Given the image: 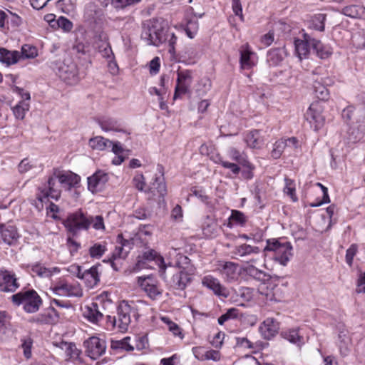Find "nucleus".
Segmentation results:
<instances>
[{
    "label": "nucleus",
    "mask_w": 365,
    "mask_h": 365,
    "mask_svg": "<svg viewBox=\"0 0 365 365\" xmlns=\"http://www.w3.org/2000/svg\"><path fill=\"white\" fill-rule=\"evenodd\" d=\"M40 187L49 197L56 200L59 199L61 192V185L53 173L48 177L46 184Z\"/></svg>",
    "instance_id": "23"
},
{
    "label": "nucleus",
    "mask_w": 365,
    "mask_h": 365,
    "mask_svg": "<svg viewBox=\"0 0 365 365\" xmlns=\"http://www.w3.org/2000/svg\"><path fill=\"white\" fill-rule=\"evenodd\" d=\"M167 30L165 23L161 19H151L144 24L141 38L148 45L159 46L165 43V31Z\"/></svg>",
    "instance_id": "2"
},
{
    "label": "nucleus",
    "mask_w": 365,
    "mask_h": 365,
    "mask_svg": "<svg viewBox=\"0 0 365 365\" xmlns=\"http://www.w3.org/2000/svg\"><path fill=\"white\" fill-rule=\"evenodd\" d=\"M20 61V52L0 48V62L7 66L16 64Z\"/></svg>",
    "instance_id": "28"
},
{
    "label": "nucleus",
    "mask_w": 365,
    "mask_h": 365,
    "mask_svg": "<svg viewBox=\"0 0 365 365\" xmlns=\"http://www.w3.org/2000/svg\"><path fill=\"white\" fill-rule=\"evenodd\" d=\"M50 67L68 85H75L80 81L77 65L71 58L53 61Z\"/></svg>",
    "instance_id": "3"
},
{
    "label": "nucleus",
    "mask_w": 365,
    "mask_h": 365,
    "mask_svg": "<svg viewBox=\"0 0 365 365\" xmlns=\"http://www.w3.org/2000/svg\"><path fill=\"white\" fill-rule=\"evenodd\" d=\"M247 146L252 149H259L264 144V139L258 130H250L244 138Z\"/></svg>",
    "instance_id": "27"
},
{
    "label": "nucleus",
    "mask_w": 365,
    "mask_h": 365,
    "mask_svg": "<svg viewBox=\"0 0 365 365\" xmlns=\"http://www.w3.org/2000/svg\"><path fill=\"white\" fill-rule=\"evenodd\" d=\"M53 294L61 297H81L82 291L76 284L66 281H59L51 287Z\"/></svg>",
    "instance_id": "11"
},
{
    "label": "nucleus",
    "mask_w": 365,
    "mask_h": 365,
    "mask_svg": "<svg viewBox=\"0 0 365 365\" xmlns=\"http://www.w3.org/2000/svg\"><path fill=\"white\" fill-rule=\"evenodd\" d=\"M19 285L16 282L14 274L7 270L0 269V291L5 292H14Z\"/></svg>",
    "instance_id": "18"
},
{
    "label": "nucleus",
    "mask_w": 365,
    "mask_h": 365,
    "mask_svg": "<svg viewBox=\"0 0 365 365\" xmlns=\"http://www.w3.org/2000/svg\"><path fill=\"white\" fill-rule=\"evenodd\" d=\"M276 288V286L271 283H262L259 285L257 292L264 297L267 301H277V299L274 292Z\"/></svg>",
    "instance_id": "35"
},
{
    "label": "nucleus",
    "mask_w": 365,
    "mask_h": 365,
    "mask_svg": "<svg viewBox=\"0 0 365 365\" xmlns=\"http://www.w3.org/2000/svg\"><path fill=\"white\" fill-rule=\"evenodd\" d=\"M29 109V104L24 101H20L13 108V113L16 118L23 120L26 112Z\"/></svg>",
    "instance_id": "50"
},
{
    "label": "nucleus",
    "mask_w": 365,
    "mask_h": 365,
    "mask_svg": "<svg viewBox=\"0 0 365 365\" xmlns=\"http://www.w3.org/2000/svg\"><path fill=\"white\" fill-rule=\"evenodd\" d=\"M11 299L16 305L23 304L24 309L27 313L36 312L42 304L41 298L34 289L19 292L12 295Z\"/></svg>",
    "instance_id": "5"
},
{
    "label": "nucleus",
    "mask_w": 365,
    "mask_h": 365,
    "mask_svg": "<svg viewBox=\"0 0 365 365\" xmlns=\"http://www.w3.org/2000/svg\"><path fill=\"white\" fill-rule=\"evenodd\" d=\"M97 122L101 128L105 132H121L123 130L120 128V121L114 118L103 116L98 118Z\"/></svg>",
    "instance_id": "24"
},
{
    "label": "nucleus",
    "mask_w": 365,
    "mask_h": 365,
    "mask_svg": "<svg viewBox=\"0 0 365 365\" xmlns=\"http://www.w3.org/2000/svg\"><path fill=\"white\" fill-rule=\"evenodd\" d=\"M281 336L295 345L299 349H301L306 343L304 336L301 333L300 328H292L282 331L280 333Z\"/></svg>",
    "instance_id": "21"
},
{
    "label": "nucleus",
    "mask_w": 365,
    "mask_h": 365,
    "mask_svg": "<svg viewBox=\"0 0 365 365\" xmlns=\"http://www.w3.org/2000/svg\"><path fill=\"white\" fill-rule=\"evenodd\" d=\"M83 316L89 322L97 325L99 324L104 317L103 314L100 310L99 305L96 302H92L84 307Z\"/></svg>",
    "instance_id": "20"
},
{
    "label": "nucleus",
    "mask_w": 365,
    "mask_h": 365,
    "mask_svg": "<svg viewBox=\"0 0 365 365\" xmlns=\"http://www.w3.org/2000/svg\"><path fill=\"white\" fill-rule=\"evenodd\" d=\"M100 265H95L90 269L82 271L80 266H76V275L79 279H83L88 287L93 288L100 281L98 268Z\"/></svg>",
    "instance_id": "12"
},
{
    "label": "nucleus",
    "mask_w": 365,
    "mask_h": 365,
    "mask_svg": "<svg viewBox=\"0 0 365 365\" xmlns=\"http://www.w3.org/2000/svg\"><path fill=\"white\" fill-rule=\"evenodd\" d=\"M175 267H178L179 270H185L188 272H195V267L191 263V260L182 254H178L175 261Z\"/></svg>",
    "instance_id": "37"
},
{
    "label": "nucleus",
    "mask_w": 365,
    "mask_h": 365,
    "mask_svg": "<svg viewBox=\"0 0 365 365\" xmlns=\"http://www.w3.org/2000/svg\"><path fill=\"white\" fill-rule=\"evenodd\" d=\"M89 145L93 150H104L110 148L112 141L102 136H96L90 139Z\"/></svg>",
    "instance_id": "40"
},
{
    "label": "nucleus",
    "mask_w": 365,
    "mask_h": 365,
    "mask_svg": "<svg viewBox=\"0 0 365 365\" xmlns=\"http://www.w3.org/2000/svg\"><path fill=\"white\" fill-rule=\"evenodd\" d=\"M165 38H167V40L165 42L168 44V51L171 54H174L175 53V46L177 42V36L175 35L174 33L170 32L168 29L165 31Z\"/></svg>",
    "instance_id": "59"
},
{
    "label": "nucleus",
    "mask_w": 365,
    "mask_h": 365,
    "mask_svg": "<svg viewBox=\"0 0 365 365\" xmlns=\"http://www.w3.org/2000/svg\"><path fill=\"white\" fill-rule=\"evenodd\" d=\"M38 192L36 193L35 199L31 200V204L38 210L41 211L43 209L44 204L48 202V196L38 187Z\"/></svg>",
    "instance_id": "47"
},
{
    "label": "nucleus",
    "mask_w": 365,
    "mask_h": 365,
    "mask_svg": "<svg viewBox=\"0 0 365 365\" xmlns=\"http://www.w3.org/2000/svg\"><path fill=\"white\" fill-rule=\"evenodd\" d=\"M279 329V323L272 317H268L259 326V331L265 339L274 337Z\"/></svg>",
    "instance_id": "22"
},
{
    "label": "nucleus",
    "mask_w": 365,
    "mask_h": 365,
    "mask_svg": "<svg viewBox=\"0 0 365 365\" xmlns=\"http://www.w3.org/2000/svg\"><path fill=\"white\" fill-rule=\"evenodd\" d=\"M229 220L235 225L243 226L247 222V217L243 212L233 210Z\"/></svg>",
    "instance_id": "55"
},
{
    "label": "nucleus",
    "mask_w": 365,
    "mask_h": 365,
    "mask_svg": "<svg viewBox=\"0 0 365 365\" xmlns=\"http://www.w3.org/2000/svg\"><path fill=\"white\" fill-rule=\"evenodd\" d=\"M1 234L4 242L9 245L16 242L19 238L17 230L14 226L1 227Z\"/></svg>",
    "instance_id": "36"
},
{
    "label": "nucleus",
    "mask_w": 365,
    "mask_h": 365,
    "mask_svg": "<svg viewBox=\"0 0 365 365\" xmlns=\"http://www.w3.org/2000/svg\"><path fill=\"white\" fill-rule=\"evenodd\" d=\"M237 264L232 262L217 261L213 271L218 273L225 281L230 282L237 279Z\"/></svg>",
    "instance_id": "10"
},
{
    "label": "nucleus",
    "mask_w": 365,
    "mask_h": 365,
    "mask_svg": "<svg viewBox=\"0 0 365 365\" xmlns=\"http://www.w3.org/2000/svg\"><path fill=\"white\" fill-rule=\"evenodd\" d=\"M198 31V22L196 19L187 21L185 31L190 38H193Z\"/></svg>",
    "instance_id": "54"
},
{
    "label": "nucleus",
    "mask_w": 365,
    "mask_h": 365,
    "mask_svg": "<svg viewBox=\"0 0 365 365\" xmlns=\"http://www.w3.org/2000/svg\"><path fill=\"white\" fill-rule=\"evenodd\" d=\"M260 252V249L257 246H251L248 244L243 243L237 245L232 251L234 257L238 259L239 257H245L254 255H258Z\"/></svg>",
    "instance_id": "25"
},
{
    "label": "nucleus",
    "mask_w": 365,
    "mask_h": 365,
    "mask_svg": "<svg viewBox=\"0 0 365 365\" xmlns=\"http://www.w3.org/2000/svg\"><path fill=\"white\" fill-rule=\"evenodd\" d=\"M144 304L143 301L121 302L118 307L117 317L110 315L106 317V329L108 330L118 329L121 332L126 331L131 322V317L138 319L140 316L138 311Z\"/></svg>",
    "instance_id": "1"
},
{
    "label": "nucleus",
    "mask_w": 365,
    "mask_h": 365,
    "mask_svg": "<svg viewBox=\"0 0 365 365\" xmlns=\"http://www.w3.org/2000/svg\"><path fill=\"white\" fill-rule=\"evenodd\" d=\"M358 249L359 247L356 244H351L350 247L346 250L345 260L349 267H352L353 265V260L358 252Z\"/></svg>",
    "instance_id": "58"
},
{
    "label": "nucleus",
    "mask_w": 365,
    "mask_h": 365,
    "mask_svg": "<svg viewBox=\"0 0 365 365\" xmlns=\"http://www.w3.org/2000/svg\"><path fill=\"white\" fill-rule=\"evenodd\" d=\"M106 245V242H102L95 243L90 247L88 252L91 257L96 259L101 258L107 250Z\"/></svg>",
    "instance_id": "46"
},
{
    "label": "nucleus",
    "mask_w": 365,
    "mask_h": 365,
    "mask_svg": "<svg viewBox=\"0 0 365 365\" xmlns=\"http://www.w3.org/2000/svg\"><path fill=\"white\" fill-rule=\"evenodd\" d=\"M29 268L33 275H37L40 277H49L52 276L53 271H58V268L55 267L53 269H48L39 263L29 265Z\"/></svg>",
    "instance_id": "38"
},
{
    "label": "nucleus",
    "mask_w": 365,
    "mask_h": 365,
    "mask_svg": "<svg viewBox=\"0 0 365 365\" xmlns=\"http://www.w3.org/2000/svg\"><path fill=\"white\" fill-rule=\"evenodd\" d=\"M314 91L315 96L317 98L321 101H327L329 96V91L328 88L324 86L322 81L319 80H315L314 84Z\"/></svg>",
    "instance_id": "44"
},
{
    "label": "nucleus",
    "mask_w": 365,
    "mask_h": 365,
    "mask_svg": "<svg viewBox=\"0 0 365 365\" xmlns=\"http://www.w3.org/2000/svg\"><path fill=\"white\" fill-rule=\"evenodd\" d=\"M89 228L92 227L94 230L98 231L105 230L104 220L101 215L91 216L88 215Z\"/></svg>",
    "instance_id": "53"
},
{
    "label": "nucleus",
    "mask_w": 365,
    "mask_h": 365,
    "mask_svg": "<svg viewBox=\"0 0 365 365\" xmlns=\"http://www.w3.org/2000/svg\"><path fill=\"white\" fill-rule=\"evenodd\" d=\"M320 58H327L332 53V50L328 45L323 44L319 40L314 38L313 48Z\"/></svg>",
    "instance_id": "39"
},
{
    "label": "nucleus",
    "mask_w": 365,
    "mask_h": 365,
    "mask_svg": "<svg viewBox=\"0 0 365 365\" xmlns=\"http://www.w3.org/2000/svg\"><path fill=\"white\" fill-rule=\"evenodd\" d=\"M292 246L289 242L282 239H268L264 252H273V259L282 266H286L292 256Z\"/></svg>",
    "instance_id": "4"
},
{
    "label": "nucleus",
    "mask_w": 365,
    "mask_h": 365,
    "mask_svg": "<svg viewBox=\"0 0 365 365\" xmlns=\"http://www.w3.org/2000/svg\"><path fill=\"white\" fill-rule=\"evenodd\" d=\"M66 230L73 235H77L81 230L89 229L88 215L82 210L71 213L63 222Z\"/></svg>",
    "instance_id": "6"
},
{
    "label": "nucleus",
    "mask_w": 365,
    "mask_h": 365,
    "mask_svg": "<svg viewBox=\"0 0 365 365\" xmlns=\"http://www.w3.org/2000/svg\"><path fill=\"white\" fill-rule=\"evenodd\" d=\"M58 346L65 352L68 359L76 360L81 354V351L76 347L74 343L61 341Z\"/></svg>",
    "instance_id": "31"
},
{
    "label": "nucleus",
    "mask_w": 365,
    "mask_h": 365,
    "mask_svg": "<svg viewBox=\"0 0 365 365\" xmlns=\"http://www.w3.org/2000/svg\"><path fill=\"white\" fill-rule=\"evenodd\" d=\"M202 284L207 289L212 290L215 295L227 297L229 291L221 284L217 278L212 275H206L202 279Z\"/></svg>",
    "instance_id": "17"
},
{
    "label": "nucleus",
    "mask_w": 365,
    "mask_h": 365,
    "mask_svg": "<svg viewBox=\"0 0 365 365\" xmlns=\"http://www.w3.org/2000/svg\"><path fill=\"white\" fill-rule=\"evenodd\" d=\"M58 318L57 311L53 307H49L38 315L34 321L41 324H53L58 321Z\"/></svg>",
    "instance_id": "32"
},
{
    "label": "nucleus",
    "mask_w": 365,
    "mask_h": 365,
    "mask_svg": "<svg viewBox=\"0 0 365 365\" xmlns=\"http://www.w3.org/2000/svg\"><path fill=\"white\" fill-rule=\"evenodd\" d=\"M284 54L281 48L270 49L267 54V62L270 66H277L282 61Z\"/></svg>",
    "instance_id": "34"
},
{
    "label": "nucleus",
    "mask_w": 365,
    "mask_h": 365,
    "mask_svg": "<svg viewBox=\"0 0 365 365\" xmlns=\"http://www.w3.org/2000/svg\"><path fill=\"white\" fill-rule=\"evenodd\" d=\"M284 182V192L289 195L294 202H297L298 198L295 193L294 181L290 178H285Z\"/></svg>",
    "instance_id": "51"
},
{
    "label": "nucleus",
    "mask_w": 365,
    "mask_h": 365,
    "mask_svg": "<svg viewBox=\"0 0 365 365\" xmlns=\"http://www.w3.org/2000/svg\"><path fill=\"white\" fill-rule=\"evenodd\" d=\"M257 294L255 289L247 287H242L239 289L240 296L246 302L252 300Z\"/></svg>",
    "instance_id": "57"
},
{
    "label": "nucleus",
    "mask_w": 365,
    "mask_h": 365,
    "mask_svg": "<svg viewBox=\"0 0 365 365\" xmlns=\"http://www.w3.org/2000/svg\"><path fill=\"white\" fill-rule=\"evenodd\" d=\"M313 42L314 38L307 33H303L302 38L294 41L295 51L300 59L307 57L311 48H313Z\"/></svg>",
    "instance_id": "16"
},
{
    "label": "nucleus",
    "mask_w": 365,
    "mask_h": 365,
    "mask_svg": "<svg viewBox=\"0 0 365 365\" xmlns=\"http://www.w3.org/2000/svg\"><path fill=\"white\" fill-rule=\"evenodd\" d=\"M86 354L92 359H97L105 354L106 341L98 336H91L83 342Z\"/></svg>",
    "instance_id": "9"
},
{
    "label": "nucleus",
    "mask_w": 365,
    "mask_h": 365,
    "mask_svg": "<svg viewBox=\"0 0 365 365\" xmlns=\"http://www.w3.org/2000/svg\"><path fill=\"white\" fill-rule=\"evenodd\" d=\"M316 185L321 188V190L322 191L323 196H322V200L317 199L315 202L310 203L309 205L312 207H319L323 204L328 203L330 202L327 187H325L324 185H323L320 182H317Z\"/></svg>",
    "instance_id": "52"
},
{
    "label": "nucleus",
    "mask_w": 365,
    "mask_h": 365,
    "mask_svg": "<svg viewBox=\"0 0 365 365\" xmlns=\"http://www.w3.org/2000/svg\"><path fill=\"white\" fill-rule=\"evenodd\" d=\"M53 173L57 178L60 185L72 186L78 182V176L76 175H73L72 173H68L57 168L53 170Z\"/></svg>",
    "instance_id": "30"
},
{
    "label": "nucleus",
    "mask_w": 365,
    "mask_h": 365,
    "mask_svg": "<svg viewBox=\"0 0 365 365\" xmlns=\"http://www.w3.org/2000/svg\"><path fill=\"white\" fill-rule=\"evenodd\" d=\"M21 347L24 349V355L26 359L31 357V347L33 341L31 338H24L21 339Z\"/></svg>",
    "instance_id": "61"
},
{
    "label": "nucleus",
    "mask_w": 365,
    "mask_h": 365,
    "mask_svg": "<svg viewBox=\"0 0 365 365\" xmlns=\"http://www.w3.org/2000/svg\"><path fill=\"white\" fill-rule=\"evenodd\" d=\"M130 338L126 336L121 340H112L110 342V348L115 351L116 353L120 351H133L134 347L129 343Z\"/></svg>",
    "instance_id": "41"
},
{
    "label": "nucleus",
    "mask_w": 365,
    "mask_h": 365,
    "mask_svg": "<svg viewBox=\"0 0 365 365\" xmlns=\"http://www.w3.org/2000/svg\"><path fill=\"white\" fill-rule=\"evenodd\" d=\"M364 127L359 125L357 128L351 127L348 131V140L350 143H355L362 139Z\"/></svg>",
    "instance_id": "45"
},
{
    "label": "nucleus",
    "mask_w": 365,
    "mask_h": 365,
    "mask_svg": "<svg viewBox=\"0 0 365 365\" xmlns=\"http://www.w3.org/2000/svg\"><path fill=\"white\" fill-rule=\"evenodd\" d=\"M240 63L242 69H250L257 63V55L254 52L248 43H245L240 49Z\"/></svg>",
    "instance_id": "14"
},
{
    "label": "nucleus",
    "mask_w": 365,
    "mask_h": 365,
    "mask_svg": "<svg viewBox=\"0 0 365 365\" xmlns=\"http://www.w3.org/2000/svg\"><path fill=\"white\" fill-rule=\"evenodd\" d=\"M56 24L60 29L66 32L71 31L73 29V23L64 16H60L56 20Z\"/></svg>",
    "instance_id": "63"
},
{
    "label": "nucleus",
    "mask_w": 365,
    "mask_h": 365,
    "mask_svg": "<svg viewBox=\"0 0 365 365\" xmlns=\"http://www.w3.org/2000/svg\"><path fill=\"white\" fill-rule=\"evenodd\" d=\"M36 56H38V50L36 47L30 44H24L21 46L20 60L33 59Z\"/></svg>",
    "instance_id": "48"
},
{
    "label": "nucleus",
    "mask_w": 365,
    "mask_h": 365,
    "mask_svg": "<svg viewBox=\"0 0 365 365\" xmlns=\"http://www.w3.org/2000/svg\"><path fill=\"white\" fill-rule=\"evenodd\" d=\"M322 112L323 106L322 103L319 101H315L309 106L305 113L307 120L315 131L322 128L324 124L325 118L322 115Z\"/></svg>",
    "instance_id": "8"
},
{
    "label": "nucleus",
    "mask_w": 365,
    "mask_h": 365,
    "mask_svg": "<svg viewBox=\"0 0 365 365\" xmlns=\"http://www.w3.org/2000/svg\"><path fill=\"white\" fill-rule=\"evenodd\" d=\"M193 78V72L192 71H178L176 86L173 96L174 99L181 98L182 96L190 92Z\"/></svg>",
    "instance_id": "7"
},
{
    "label": "nucleus",
    "mask_w": 365,
    "mask_h": 365,
    "mask_svg": "<svg viewBox=\"0 0 365 365\" xmlns=\"http://www.w3.org/2000/svg\"><path fill=\"white\" fill-rule=\"evenodd\" d=\"M149 190L153 194V195H158L159 198H163L167 194V189L163 175L156 177L154 182L152 183Z\"/></svg>",
    "instance_id": "33"
},
{
    "label": "nucleus",
    "mask_w": 365,
    "mask_h": 365,
    "mask_svg": "<svg viewBox=\"0 0 365 365\" xmlns=\"http://www.w3.org/2000/svg\"><path fill=\"white\" fill-rule=\"evenodd\" d=\"M245 271L247 275L258 281L264 282L268 280L270 277L269 274L253 265H248L245 267Z\"/></svg>",
    "instance_id": "42"
},
{
    "label": "nucleus",
    "mask_w": 365,
    "mask_h": 365,
    "mask_svg": "<svg viewBox=\"0 0 365 365\" xmlns=\"http://www.w3.org/2000/svg\"><path fill=\"white\" fill-rule=\"evenodd\" d=\"M134 186L140 191H143L145 187V178L143 174L138 173L133 180Z\"/></svg>",
    "instance_id": "64"
},
{
    "label": "nucleus",
    "mask_w": 365,
    "mask_h": 365,
    "mask_svg": "<svg viewBox=\"0 0 365 365\" xmlns=\"http://www.w3.org/2000/svg\"><path fill=\"white\" fill-rule=\"evenodd\" d=\"M128 252H129L128 250L125 249V247L123 246H122L121 245L115 246V248L112 254V257L110 259L111 265L113 267V269H115V270L118 269L115 267V261H116L118 259H125L127 257Z\"/></svg>",
    "instance_id": "49"
},
{
    "label": "nucleus",
    "mask_w": 365,
    "mask_h": 365,
    "mask_svg": "<svg viewBox=\"0 0 365 365\" xmlns=\"http://www.w3.org/2000/svg\"><path fill=\"white\" fill-rule=\"evenodd\" d=\"M143 258L147 260H155L156 262V264L158 265L159 267V272L160 277L165 279L166 274H165V270L168 267H171L170 264H166L164 260V258L158 255L157 252L154 251L153 250H150L148 252H145L143 253Z\"/></svg>",
    "instance_id": "26"
},
{
    "label": "nucleus",
    "mask_w": 365,
    "mask_h": 365,
    "mask_svg": "<svg viewBox=\"0 0 365 365\" xmlns=\"http://www.w3.org/2000/svg\"><path fill=\"white\" fill-rule=\"evenodd\" d=\"M108 180V174L103 170H98L88 178V188L92 192H97L103 189Z\"/></svg>",
    "instance_id": "19"
},
{
    "label": "nucleus",
    "mask_w": 365,
    "mask_h": 365,
    "mask_svg": "<svg viewBox=\"0 0 365 365\" xmlns=\"http://www.w3.org/2000/svg\"><path fill=\"white\" fill-rule=\"evenodd\" d=\"M325 14H315L309 21V28L316 31H324L325 28Z\"/></svg>",
    "instance_id": "43"
},
{
    "label": "nucleus",
    "mask_w": 365,
    "mask_h": 365,
    "mask_svg": "<svg viewBox=\"0 0 365 365\" xmlns=\"http://www.w3.org/2000/svg\"><path fill=\"white\" fill-rule=\"evenodd\" d=\"M238 309L235 308H231L227 311L226 313L221 315L218 318V323L220 325L224 324V323L230 319H235L237 317Z\"/></svg>",
    "instance_id": "62"
},
{
    "label": "nucleus",
    "mask_w": 365,
    "mask_h": 365,
    "mask_svg": "<svg viewBox=\"0 0 365 365\" xmlns=\"http://www.w3.org/2000/svg\"><path fill=\"white\" fill-rule=\"evenodd\" d=\"M227 155L230 160L236 161L243 168H252L248 157L244 152H240L237 148L231 147L227 149Z\"/></svg>",
    "instance_id": "29"
},
{
    "label": "nucleus",
    "mask_w": 365,
    "mask_h": 365,
    "mask_svg": "<svg viewBox=\"0 0 365 365\" xmlns=\"http://www.w3.org/2000/svg\"><path fill=\"white\" fill-rule=\"evenodd\" d=\"M217 224L214 222L204 225L202 227V232L205 237H213L217 235Z\"/></svg>",
    "instance_id": "60"
},
{
    "label": "nucleus",
    "mask_w": 365,
    "mask_h": 365,
    "mask_svg": "<svg viewBox=\"0 0 365 365\" xmlns=\"http://www.w3.org/2000/svg\"><path fill=\"white\" fill-rule=\"evenodd\" d=\"M138 282L141 289L145 291L148 296L152 299H156L161 295L162 292L158 287L156 281L152 276L140 277Z\"/></svg>",
    "instance_id": "15"
},
{
    "label": "nucleus",
    "mask_w": 365,
    "mask_h": 365,
    "mask_svg": "<svg viewBox=\"0 0 365 365\" xmlns=\"http://www.w3.org/2000/svg\"><path fill=\"white\" fill-rule=\"evenodd\" d=\"M195 273V272L178 270L173 274L169 283L175 289L184 290L191 283Z\"/></svg>",
    "instance_id": "13"
},
{
    "label": "nucleus",
    "mask_w": 365,
    "mask_h": 365,
    "mask_svg": "<svg viewBox=\"0 0 365 365\" xmlns=\"http://www.w3.org/2000/svg\"><path fill=\"white\" fill-rule=\"evenodd\" d=\"M285 148L286 144H284L283 139L276 141L273 145V149L271 151L272 158L274 159L279 158Z\"/></svg>",
    "instance_id": "56"
}]
</instances>
